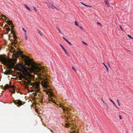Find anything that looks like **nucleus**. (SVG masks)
Here are the masks:
<instances>
[{"instance_id":"1","label":"nucleus","mask_w":133,"mask_h":133,"mask_svg":"<svg viewBox=\"0 0 133 133\" xmlns=\"http://www.w3.org/2000/svg\"><path fill=\"white\" fill-rule=\"evenodd\" d=\"M0 61L3 64L6 65L9 69H14L15 66L17 70L20 71L24 72L25 70V67L24 65H21V66L18 64L15 66V64L10 59L7 58L6 57H4L3 55H0Z\"/></svg>"},{"instance_id":"2","label":"nucleus","mask_w":133,"mask_h":133,"mask_svg":"<svg viewBox=\"0 0 133 133\" xmlns=\"http://www.w3.org/2000/svg\"><path fill=\"white\" fill-rule=\"evenodd\" d=\"M21 54L22 58L24 60L26 65L28 66L32 65L33 64L35 65L34 68L37 72H38L41 71L43 69V67H42L40 64L38 65L37 64L35 63L32 61L31 59H30L28 56L23 55L22 52L21 53Z\"/></svg>"},{"instance_id":"3","label":"nucleus","mask_w":133,"mask_h":133,"mask_svg":"<svg viewBox=\"0 0 133 133\" xmlns=\"http://www.w3.org/2000/svg\"><path fill=\"white\" fill-rule=\"evenodd\" d=\"M46 3L47 4L48 8L49 9H56L58 10L57 8L52 3L49 2H47Z\"/></svg>"},{"instance_id":"4","label":"nucleus","mask_w":133,"mask_h":133,"mask_svg":"<svg viewBox=\"0 0 133 133\" xmlns=\"http://www.w3.org/2000/svg\"><path fill=\"white\" fill-rule=\"evenodd\" d=\"M48 83H49L47 81H46L45 80H43L42 81L41 83L43 86L45 88H47L48 87Z\"/></svg>"},{"instance_id":"5","label":"nucleus","mask_w":133,"mask_h":133,"mask_svg":"<svg viewBox=\"0 0 133 133\" xmlns=\"http://www.w3.org/2000/svg\"><path fill=\"white\" fill-rule=\"evenodd\" d=\"M35 89H36V91L37 92H38L40 91V88L39 85V84L38 82H36L35 84Z\"/></svg>"},{"instance_id":"6","label":"nucleus","mask_w":133,"mask_h":133,"mask_svg":"<svg viewBox=\"0 0 133 133\" xmlns=\"http://www.w3.org/2000/svg\"><path fill=\"white\" fill-rule=\"evenodd\" d=\"M14 103L16 105H18L17 106H20L23 104L22 103L20 100L14 101Z\"/></svg>"},{"instance_id":"7","label":"nucleus","mask_w":133,"mask_h":133,"mask_svg":"<svg viewBox=\"0 0 133 133\" xmlns=\"http://www.w3.org/2000/svg\"><path fill=\"white\" fill-rule=\"evenodd\" d=\"M11 70H9L8 71L6 70L4 72V74L6 75H8L10 74H11Z\"/></svg>"},{"instance_id":"8","label":"nucleus","mask_w":133,"mask_h":133,"mask_svg":"<svg viewBox=\"0 0 133 133\" xmlns=\"http://www.w3.org/2000/svg\"><path fill=\"white\" fill-rule=\"evenodd\" d=\"M104 2H105V4L107 5V6H108V7H110V5L109 4V3H108V0H105Z\"/></svg>"},{"instance_id":"9","label":"nucleus","mask_w":133,"mask_h":133,"mask_svg":"<svg viewBox=\"0 0 133 133\" xmlns=\"http://www.w3.org/2000/svg\"><path fill=\"white\" fill-rule=\"evenodd\" d=\"M24 6L25 7V8L28 10L29 11H31V10L30 9L29 7L26 4H24Z\"/></svg>"},{"instance_id":"10","label":"nucleus","mask_w":133,"mask_h":133,"mask_svg":"<svg viewBox=\"0 0 133 133\" xmlns=\"http://www.w3.org/2000/svg\"><path fill=\"white\" fill-rule=\"evenodd\" d=\"M10 88V86H9V85L8 84H6V85H5L4 88L5 89H8V88Z\"/></svg>"},{"instance_id":"11","label":"nucleus","mask_w":133,"mask_h":133,"mask_svg":"<svg viewBox=\"0 0 133 133\" xmlns=\"http://www.w3.org/2000/svg\"><path fill=\"white\" fill-rule=\"evenodd\" d=\"M103 64L105 66V67H106V68L107 71V72L108 71V68L107 66L104 63V62H103Z\"/></svg>"},{"instance_id":"12","label":"nucleus","mask_w":133,"mask_h":133,"mask_svg":"<svg viewBox=\"0 0 133 133\" xmlns=\"http://www.w3.org/2000/svg\"><path fill=\"white\" fill-rule=\"evenodd\" d=\"M82 4L84 5V6H86V7H91V6H89V5H86L84 3H82Z\"/></svg>"},{"instance_id":"13","label":"nucleus","mask_w":133,"mask_h":133,"mask_svg":"<svg viewBox=\"0 0 133 133\" xmlns=\"http://www.w3.org/2000/svg\"><path fill=\"white\" fill-rule=\"evenodd\" d=\"M6 30L7 32L6 33V34H7L8 33L9 31L10 30V28H8L6 29Z\"/></svg>"},{"instance_id":"14","label":"nucleus","mask_w":133,"mask_h":133,"mask_svg":"<svg viewBox=\"0 0 133 133\" xmlns=\"http://www.w3.org/2000/svg\"><path fill=\"white\" fill-rule=\"evenodd\" d=\"M65 52V54L67 55V56H68L69 57H70V55H69L68 54V53L67 52L66 50H65L64 51Z\"/></svg>"},{"instance_id":"15","label":"nucleus","mask_w":133,"mask_h":133,"mask_svg":"<svg viewBox=\"0 0 133 133\" xmlns=\"http://www.w3.org/2000/svg\"><path fill=\"white\" fill-rule=\"evenodd\" d=\"M109 99L110 101L111 102L113 103V104H114V105L115 106H116V105L115 103V102L113 101L110 98H109Z\"/></svg>"},{"instance_id":"16","label":"nucleus","mask_w":133,"mask_h":133,"mask_svg":"<svg viewBox=\"0 0 133 133\" xmlns=\"http://www.w3.org/2000/svg\"><path fill=\"white\" fill-rule=\"evenodd\" d=\"M25 39L26 40H27L28 39V37L26 35V34H25Z\"/></svg>"},{"instance_id":"17","label":"nucleus","mask_w":133,"mask_h":133,"mask_svg":"<svg viewBox=\"0 0 133 133\" xmlns=\"http://www.w3.org/2000/svg\"><path fill=\"white\" fill-rule=\"evenodd\" d=\"M28 83L30 85H32V84L31 83V81H28Z\"/></svg>"},{"instance_id":"18","label":"nucleus","mask_w":133,"mask_h":133,"mask_svg":"<svg viewBox=\"0 0 133 133\" xmlns=\"http://www.w3.org/2000/svg\"><path fill=\"white\" fill-rule=\"evenodd\" d=\"M66 42H67L68 43V44H70V45H72V44H71V43L70 42H69L68 41L67 39V40H66Z\"/></svg>"},{"instance_id":"19","label":"nucleus","mask_w":133,"mask_h":133,"mask_svg":"<svg viewBox=\"0 0 133 133\" xmlns=\"http://www.w3.org/2000/svg\"><path fill=\"white\" fill-rule=\"evenodd\" d=\"M127 36L130 38L133 39V38L129 35H127Z\"/></svg>"},{"instance_id":"20","label":"nucleus","mask_w":133,"mask_h":133,"mask_svg":"<svg viewBox=\"0 0 133 133\" xmlns=\"http://www.w3.org/2000/svg\"><path fill=\"white\" fill-rule=\"evenodd\" d=\"M72 69L74 70L76 72V71H77V70H76L75 68L73 66H72Z\"/></svg>"},{"instance_id":"21","label":"nucleus","mask_w":133,"mask_h":133,"mask_svg":"<svg viewBox=\"0 0 133 133\" xmlns=\"http://www.w3.org/2000/svg\"><path fill=\"white\" fill-rule=\"evenodd\" d=\"M75 25L78 26H79V25L77 23V22L76 21H75Z\"/></svg>"},{"instance_id":"22","label":"nucleus","mask_w":133,"mask_h":133,"mask_svg":"<svg viewBox=\"0 0 133 133\" xmlns=\"http://www.w3.org/2000/svg\"><path fill=\"white\" fill-rule=\"evenodd\" d=\"M38 31V33L40 34V35L41 36H42V35L40 32V31L38 30H37Z\"/></svg>"},{"instance_id":"23","label":"nucleus","mask_w":133,"mask_h":133,"mask_svg":"<svg viewBox=\"0 0 133 133\" xmlns=\"http://www.w3.org/2000/svg\"><path fill=\"white\" fill-rule=\"evenodd\" d=\"M119 28H120V29L122 30L123 31V28H122V26H121V25H119Z\"/></svg>"},{"instance_id":"24","label":"nucleus","mask_w":133,"mask_h":133,"mask_svg":"<svg viewBox=\"0 0 133 133\" xmlns=\"http://www.w3.org/2000/svg\"><path fill=\"white\" fill-rule=\"evenodd\" d=\"M33 9H34V10H35V11L36 12V11H37V9H36V8L34 6V7H33Z\"/></svg>"},{"instance_id":"25","label":"nucleus","mask_w":133,"mask_h":133,"mask_svg":"<svg viewBox=\"0 0 133 133\" xmlns=\"http://www.w3.org/2000/svg\"><path fill=\"white\" fill-rule=\"evenodd\" d=\"M117 102H118V105H119V106H121V105H120V103H119V102L118 100V99H117Z\"/></svg>"},{"instance_id":"26","label":"nucleus","mask_w":133,"mask_h":133,"mask_svg":"<svg viewBox=\"0 0 133 133\" xmlns=\"http://www.w3.org/2000/svg\"><path fill=\"white\" fill-rule=\"evenodd\" d=\"M119 118L120 119H122V118H123L121 116V115H119Z\"/></svg>"},{"instance_id":"27","label":"nucleus","mask_w":133,"mask_h":133,"mask_svg":"<svg viewBox=\"0 0 133 133\" xmlns=\"http://www.w3.org/2000/svg\"><path fill=\"white\" fill-rule=\"evenodd\" d=\"M79 27L82 30H83V28L81 26H79Z\"/></svg>"},{"instance_id":"28","label":"nucleus","mask_w":133,"mask_h":133,"mask_svg":"<svg viewBox=\"0 0 133 133\" xmlns=\"http://www.w3.org/2000/svg\"><path fill=\"white\" fill-rule=\"evenodd\" d=\"M15 90H13V91H11V93H12L15 94Z\"/></svg>"},{"instance_id":"29","label":"nucleus","mask_w":133,"mask_h":133,"mask_svg":"<svg viewBox=\"0 0 133 133\" xmlns=\"http://www.w3.org/2000/svg\"><path fill=\"white\" fill-rule=\"evenodd\" d=\"M22 29L25 32V34L26 33V31L24 29V28H22Z\"/></svg>"},{"instance_id":"30","label":"nucleus","mask_w":133,"mask_h":133,"mask_svg":"<svg viewBox=\"0 0 133 133\" xmlns=\"http://www.w3.org/2000/svg\"><path fill=\"white\" fill-rule=\"evenodd\" d=\"M2 16L3 17H4V18H5V19H6V18H7V17H6V16L5 15H2Z\"/></svg>"},{"instance_id":"31","label":"nucleus","mask_w":133,"mask_h":133,"mask_svg":"<svg viewBox=\"0 0 133 133\" xmlns=\"http://www.w3.org/2000/svg\"><path fill=\"white\" fill-rule=\"evenodd\" d=\"M82 42L83 43V44H85L86 45H88V44L86 43L85 42H83V41H82Z\"/></svg>"},{"instance_id":"32","label":"nucleus","mask_w":133,"mask_h":133,"mask_svg":"<svg viewBox=\"0 0 133 133\" xmlns=\"http://www.w3.org/2000/svg\"><path fill=\"white\" fill-rule=\"evenodd\" d=\"M58 30H59V32L62 34V33L61 32L60 30V29H59V28H58Z\"/></svg>"},{"instance_id":"33","label":"nucleus","mask_w":133,"mask_h":133,"mask_svg":"<svg viewBox=\"0 0 133 133\" xmlns=\"http://www.w3.org/2000/svg\"><path fill=\"white\" fill-rule=\"evenodd\" d=\"M13 37L15 39H16V35H14Z\"/></svg>"},{"instance_id":"34","label":"nucleus","mask_w":133,"mask_h":133,"mask_svg":"<svg viewBox=\"0 0 133 133\" xmlns=\"http://www.w3.org/2000/svg\"><path fill=\"white\" fill-rule=\"evenodd\" d=\"M63 38L65 40V41H66V40L67 39H66V38H65V37H63Z\"/></svg>"},{"instance_id":"35","label":"nucleus","mask_w":133,"mask_h":133,"mask_svg":"<svg viewBox=\"0 0 133 133\" xmlns=\"http://www.w3.org/2000/svg\"><path fill=\"white\" fill-rule=\"evenodd\" d=\"M59 45L62 48L64 47L61 44H60Z\"/></svg>"},{"instance_id":"36","label":"nucleus","mask_w":133,"mask_h":133,"mask_svg":"<svg viewBox=\"0 0 133 133\" xmlns=\"http://www.w3.org/2000/svg\"><path fill=\"white\" fill-rule=\"evenodd\" d=\"M104 104H105V105L107 106V107H108V104L107 103H105Z\"/></svg>"},{"instance_id":"37","label":"nucleus","mask_w":133,"mask_h":133,"mask_svg":"<svg viewBox=\"0 0 133 133\" xmlns=\"http://www.w3.org/2000/svg\"><path fill=\"white\" fill-rule=\"evenodd\" d=\"M63 50L64 51L66 50L65 49V48L64 47L62 48Z\"/></svg>"},{"instance_id":"38","label":"nucleus","mask_w":133,"mask_h":133,"mask_svg":"<svg viewBox=\"0 0 133 133\" xmlns=\"http://www.w3.org/2000/svg\"><path fill=\"white\" fill-rule=\"evenodd\" d=\"M48 129H49V130H50L51 132H52L53 131L52 130L50 129L49 128H48Z\"/></svg>"},{"instance_id":"39","label":"nucleus","mask_w":133,"mask_h":133,"mask_svg":"<svg viewBox=\"0 0 133 133\" xmlns=\"http://www.w3.org/2000/svg\"><path fill=\"white\" fill-rule=\"evenodd\" d=\"M97 23L99 24L101 26H102V25L100 23H99V22H97Z\"/></svg>"},{"instance_id":"40","label":"nucleus","mask_w":133,"mask_h":133,"mask_svg":"<svg viewBox=\"0 0 133 133\" xmlns=\"http://www.w3.org/2000/svg\"><path fill=\"white\" fill-rule=\"evenodd\" d=\"M37 94H36V93H35V94H34V96H37Z\"/></svg>"},{"instance_id":"41","label":"nucleus","mask_w":133,"mask_h":133,"mask_svg":"<svg viewBox=\"0 0 133 133\" xmlns=\"http://www.w3.org/2000/svg\"><path fill=\"white\" fill-rule=\"evenodd\" d=\"M11 31L12 33H13L14 32V31L12 30H11Z\"/></svg>"},{"instance_id":"42","label":"nucleus","mask_w":133,"mask_h":133,"mask_svg":"<svg viewBox=\"0 0 133 133\" xmlns=\"http://www.w3.org/2000/svg\"><path fill=\"white\" fill-rule=\"evenodd\" d=\"M102 102H103V103H105V102H104V101L102 99Z\"/></svg>"},{"instance_id":"43","label":"nucleus","mask_w":133,"mask_h":133,"mask_svg":"<svg viewBox=\"0 0 133 133\" xmlns=\"http://www.w3.org/2000/svg\"><path fill=\"white\" fill-rule=\"evenodd\" d=\"M10 22L11 24H12V21H10Z\"/></svg>"},{"instance_id":"44","label":"nucleus","mask_w":133,"mask_h":133,"mask_svg":"<svg viewBox=\"0 0 133 133\" xmlns=\"http://www.w3.org/2000/svg\"><path fill=\"white\" fill-rule=\"evenodd\" d=\"M116 107L117 109H119V108L116 105V106H115Z\"/></svg>"},{"instance_id":"45","label":"nucleus","mask_w":133,"mask_h":133,"mask_svg":"<svg viewBox=\"0 0 133 133\" xmlns=\"http://www.w3.org/2000/svg\"><path fill=\"white\" fill-rule=\"evenodd\" d=\"M14 86H12V88H14Z\"/></svg>"},{"instance_id":"46","label":"nucleus","mask_w":133,"mask_h":133,"mask_svg":"<svg viewBox=\"0 0 133 133\" xmlns=\"http://www.w3.org/2000/svg\"><path fill=\"white\" fill-rule=\"evenodd\" d=\"M17 59H15V61H17Z\"/></svg>"},{"instance_id":"47","label":"nucleus","mask_w":133,"mask_h":133,"mask_svg":"<svg viewBox=\"0 0 133 133\" xmlns=\"http://www.w3.org/2000/svg\"><path fill=\"white\" fill-rule=\"evenodd\" d=\"M8 26V25H7L5 24V26Z\"/></svg>"},{"instance_id":"48","label":"nucleus","mask_w":133,"mask_h":133,"mask_svg":"<svg viewBox=\"0 0 133 133\" xmlns=\"http://www.w3.org/2000/svg\"><path fill=\"white\" fill-rule=\"evenodd\" d=\"M56 28L58 29V28H59L57 26H56Z\"/></svg>"},{"instance_id":"49","label":"nucleus","mask_w":133,"mask_h":133,"mask_svg":"<svg viewBox=\"0 0 133 133\" xmlns=\"http://www.w3.org/2000/svg\"><path fill=\"white\" fill-rule=\"evenodd\" d=\"M108 64L109 65V63H108Z\"/></svg>"},{"instance_id":"50","label":"nucleus","mask_w":133,"mask_h":133,"mask_svg":"<svg viewBox=\"0 0 133 133\" xmlns=\"http://www.w3.org/2000/svg\"><path fill=\"white\" fill-rule=\"evenodd\" d=\"M30 75H31V74H30Z\"/></svg>"}]
</instances>
